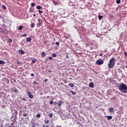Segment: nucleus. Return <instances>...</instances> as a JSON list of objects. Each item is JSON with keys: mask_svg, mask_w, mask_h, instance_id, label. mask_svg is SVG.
I'll use <instances>...</instances> for the list:
<instances>
[{"mask_svg": "<svg viewBox=\"0 0 127 127\" xmlns=\"http://www.w3.org/2000/svg\"><path fill=\"white\" fill-rule=\"evenodd\" d=\"M119 90H120V91L122 92V93H123L124 94H127V85H126L125 84H124V83H122V84H120L119 86Z\"/></svg>", "mask_w": 127, "mask_h": 127, "instance_id": "obj_1", "label": "nucleus"}, {"mask_svg": "<svg viewBox=\"0 0 127 127\" xmlns=\"http://www.w3.org/2000/svg\"><path fill=\"white\" fill-rule=\"evenodd\" d=\"M115 65H116V59L115 58H112L109 61L108 67L109 69H112V68L115 67Z\"/></svg>", "mask_w": 127, "mask_h": 127, "instance_id": "obj_2", "label": "nucleus"}, {"mask_svg": "<svg viewBox=\"0 0 127 127\" xmlns=\"http://www.w3.org/2000/svg\"><path fill=\"white\" fill-rule=\"evenodd\" d=\"M96 64L97 65H102L104 64V60L103 59H99L96 61Z\"/></svg>", "mask_w": 127, "mask_h": 127, "instance_id": "obj_3", "label": "nucleus"}, {"mask_svg": "<svg viewBox=\"0 0 127 127\" xmlns=\"http://www.w3.org/2000/svg\"><path fill=\"white\" fill-rule=\"evenodd\" d=\"M26 93L27 95H28L29 98H30V99H32V98H33V95L31 94V92L28 90H26Z\"/></svg>", "mask_w": 127, "mask_h": 127, "instance_id": "obj_4", "label": "nucleus"}, {"mask_svg": "<svg viewBox=\"0 0 127 127\" xmlns=\"http://www.w3.org/2000/svg\"><path fill=\"white\" fill-rule=\"evenodd\" d=\"M18 52H19V53H20V54H22V55L25 54V52H24V51L22 50H19L18 51Z\"/></svg>", "mask_w": 127, "mask_h": 127, "instance_id": "obj_5", "label": "nucleus"}, {"mask_svg": "<svg viewBox=\"0 0 127 127\" xmlns=\"http://www.w3.org/2000/svg\"><path fill=\"white\" fill-rule=\"evenodd\" d=\"M62 104H63V101L60 100V101H59V103H58V105L59 106V107H61V105H62Z\"/></svg>", "mask_w": 127, "mask_h": 127, "instance_id": "obj_6", "label": "nucleus"}, {"mask_svg": "<svg viewBox=\"0 0 127 127\" xmlns=\"http://www.w3.org/2000/svg\"><path fill=\"white\" fill-rule=\"evenodd\" d=\"M109 111L110 113H114V108H108Z\"/></svg>", "mask_w": 127, "mask_h": 127, "instance_id": "obj_7", "label": "nucleus"}, {"mask_svg": "<svg viewBox=\"0 0 127 127\" xmlns=\"http://www.w3.org/2000/svg\"><path fill=\"white\" fill-rule=\"evenodd\" d=\"M68 86H69V87H71V88H73V87H74L75 85L74 84V83L70 82V83L68 84Z\"/></svg>", "mask_w": 127, "mask_h": 127, "instance_id": "obj_8", "label": "nucleus"}, {"mask_svg": "<svg viewBox=\"0 0 127 127\" xmlns=\"http://www.w3.org/2000/svg\"><path fill=\"white\" fill-rule=\"evenodd\" d=\"M89 86L90 88H94V83H93V82H90V83H89Z\"/></svg>", "mask_w": 127, "mask_h": 127, "instance_id": "obj_9", "label": "nucleus"}, {"mask_svg": "<svg viewBox=\"0 0 127 127\" xmlns=\"http://www.w3.org/2000/svg\"><path fill=\"white\" fill-rule=\"evenodd\" d=\"M107 94H108V95H111L112 94V90L108 89L107 90Z\"/></svg>", "mask_w": 127, "mask_h": 127, "instance_id": "obj_10", "label": "nucleus"}, {"mask_svg": "<svg viewBox=\"0 0 127 127\" xmlns=\"http://www.w3.org/2000/svg\"><path fill=\"white\" fill-rule=\"evenodd\" d=\"M30 12H33L34 11V8L30 7L29 8Z\"/></svg>", "mask_w": 127, "mask_h": 127, "instance_id": "obj_11", "label": "nucleus"}, {"mask_svg": "<svg viewBox=\"0 0 127 127\" xmlns=\"http://www.w3.org/2000/svg\"><path fill=\"white\" fill-rule=\"evenodd\" d=\"M107 118L108 120H112L113 119V116H107Z\"/></svg>", "mask_w": 127, "mask_h": 127, "instance_id": "obj_12", "label": "nucleus"}, {"mask_svg": "<svg viewBox=\"0 0 127 127\" xmlns=\"http://www.w3.org/2000/svg\"><path fill=\"white\" fill-rule=\"evenodd\" d=\"M41 55L42 57H45V55H46V54H45V52H42Z\"/></svg>", "mask_w": 127, "mask_h": 127, "instance_id": "obj_13", "label": "nucleus"}, {"mask_svg": "<svg viewBox=\"0 0 127 127\" xmlns=\"http://www.w3.org/2000/svg\"><path fill=\"white\" fill-rule=\"evenodd\" d=\"M26 41L27 42H30L31 41V38L29 37L27 38Z\"/></svg>", "mask_w": 127, "mask_h": 127, "instance_id": "obj_14", "label": "nucleus"}, {"mask_svg": "<svg viewBox=\"0 0 127 127\" xmlns=\"http://www.w3.org/2000/svg\"><path fill=\"white\" fill-rule=\"evenodd\" d=\"M53 2L55 5H58L59 4L58 2H57L56 1H53Z\"/></svg>", "mask_w": 127, "mask_h": 127, "instance_id": "obj_15", "label": "nucleus"}, {"mask_svg": "<svg viewBox=\"0 0 127 127\" xmlns=\"http://www.w3.org/2000/svg\"><path fill=\"white\" fill-rule=\"evenodd\" d=\"M18 29L19 30H22L23 29V26H19Z\"/></svg>", "mask_w": 127, "mask_h": 127, "instance_id": "obj_16", "label": "nucleus"}, {"mask_svg": "<svg viewBox=\"0 0 127 127\" xmlns=\"http://www.w3.org/2000/svg\"><path fill=\"white\" fill-rule=\"evenodd\" d=\"M69 65H73V64H74V62L72 61H70L69 62H68Z\"/></svg>", "mask_w": 127, "mask_h": 127, "instance_id": "obj_17", "label": "nucleus"}, {"mask_svg": "<svg viewBox=\"0 0 127 127\" xmlns=\"http://www.w3.org/2000/svg\"><path fill=\"white\" fill-rule=\"evenodd\" d=\"M103 17H104V16H103V15H99L98 16V18H99V20H101L103 18Z\"/></svg>", "mask_w": 127, "mask_h": 127, "instance_id": "obj_18", "label": "nucleus"}, {"mask_svg": "<svg viewBox=\"0 0 127 127\" xmlns=\"http://www.w3.org/2000/svg\"><path fill=\"white\" fill-rule=\"evenodd\" d=\"M52 57H57V54L56 53H53L52 55Z\"/></svg>", "mask_w": 127, "mask_h": 127, "instance_id": "obj_19", "label": "nucleus"}, {"mask_svg": "<svg viewBox=\"0 0 127 127\" xmlns=\"http://www.w3.org/2000/svg\"><path fill=\"white\" fill-rule=\"evenodd\" d=\"M37 25H38V27H40L41 26V25H42V23L39 22V23H38Z\"/></svg>", "mask_w": 127, "mask_h": 127, "instance_id": "obj_20", "label": "nucleus"}, {"mask_svg": "<svg viewBox=\"0 0 127 127\" xmlns=\"http://www.w3.org/2000/svg\"><path fill=\"white\" fill-rule=\"evenodd\" d=\"M42 8V7L41 6H40V5H38L37 6V9H41Z\"/></svg>", "mask_w": 127, "mask_h": 127, "instance_id": "obj_21", "label": "nucleus"}, {"mask_svg": "<svg viewBox=\"0 0 127 127\" xmlns=\"http://www.w3.org/2000/svg\"><path fill=\"white\" fill-rule=\"evenodd\" d=\"M17 64H19L20 65H22V63L21 62H19V61H17Z\"/></svg>", "mask_w": 127, "mask_h": 127, "instance_id": "obj_22", "label": "nucleus"}, {"mask_svg": "<svg viewBox=\"0 0 127 127\" xmlns=\"http://www.w3.org/2000/svg\"><path fill=\"white\" fill-rule=\"evenodd\" d=\"M38 21L39 22L42 23V21H43V20H42V19L39 18Z\"/></svg>", "mask_w": 127, "mask_h": 127, "instance_id": "obj_23", "label": "nucleus"}, {"mask_svg": "<svg viewBox=\"0 0 127 127\" xmlns=\"http://www.w3.org/2000/svg\"><path fill=\"white\" fill-rule=\"evenodd\" d=\"M31 5L32 7H34V6H35V3H31Z\"/></svg>", "mask_w": 127, "mask_h": 127, "instance_id": "obj_24", "label": "nucleus"}, {"mask_svg": "<svg viewBox=\"0 0 127 127\" xmlns=\"http://www.w3.org/2000/svg\"><path fill=\"white\" fill-rule=\"evenodd\" d=\"M116 2L118 4L121 3V0H117Z\"/></svg>", "mask_w": 127, "mask_h": 127, "instance_id": "obj_25", "label": "nucleus"}, {"mask_svg": "<svg viewBox=\"0 0 127 127\" xmlns=\"http://www.w3.org/2000/svg\"><path fill=\"white\" fill-rule=\"evenodd\" d=\"M4 61L0 60V64H4Z\"/></svg>", "mask_w": 127, "mask_h": 127, "instance_id": "obj_26", "label": "nucleus"}, {"mask_svg": "<svg viewBox=\"0 0 127 127\" xmlns=\"http://www.w3.org/2000/svg\"><path fill=\"white\" fill-rule=\"evenodd\" d=\"M31 26L32 28H33V27H34L35 26V24H34V23H32Z\"/></svg>", "mask_w": 127, "mask_h": 127, "instance_id": "obj_27", "label": "nucleus"}, {"mask_svg": "<svg viewBox=\"0 0 127 127\" xmlns=\"http://www.w3.org/2000/svg\"><path fill=\"white\" fill-rule=\"evenodd\" d=\"M49 117H50V118H52V117H53V114L51 113L49 115Z\"/></svg>", "mask_w": 127, "mask_h": 127, "instance_id": "obj_28", "label": "nucleus"}, {"mask_svg": "<svg viewBox=\"0 0 127 127\" xmlns=\"http://www.w3.org/2000/svg\"><path fill=\"white\" fill-rule=\"evenodd\" d=\"M17 92H18V90H17V89H14V93H17Z\"/></svg>", "mask_w": 127, "mask_h": 127, "instance_id": "obj_29", "label": "nucleus"}, {"mask_svg": "<svg viewBox=\"0 0 127 127\" xmlns=\"http://www.w3.org/2000/svg\"><path fill=\"white\" fill-rule=\"evenodd\" d=\"M36 117H37V118H40V117H41V116L40 115V114H38L36 115Z\"/></svg>", "mask_w": 127, "mask_h": 127, "instance_id": "obj_30", "label": "nucleus"}, {"mask_svg": "<svg viewBox=\"0 0 127 127\" xmlns=\"http://www.w3.org/2000/svg\"><path fill=\"white\" fill-rule=\"evenodd\" d=\"M56 45H57L58 46H59L60 45V43H59V42H57L56 43Z\"/></svg>", "mask_w": 127, "mask_h": 127, "instance_id": "obj_31", "label": "nucleus"}, {"mask_svg": "<svg viewBox=\"0 0 127 127\" xmlns=\"http://www.w3.org/2000/svg\"><path fill=\"white\" fill-rule=\"evenodd\" d=\"M49 123V120H45V124H48Z\"/></svg>", "mask_w": 127, "mask_h": 127, "instance_id": "obj_32", "label": "nucleus"}, {"mask_svg": "<svg viewBox=\"0 0 127 127\" xmlns=\"http://www.w3.org/2000/svg\"><path fill=\"white\" fill-rule=\"evenodd\" d=\"M35 62H36V60H32V63L34 64V63H35Z\"/></svg>", "mask_w": 127, "mask_h": 127, "instance_id": "obj_33", "label": "nucleus"}, {"mask_svg": "<svg viewBox=\"0 0 127 127\" xmlns=\"http://www.w3.org/2000/svg\"><path fill=\"white\" fill-rule=\"evenodd\" d=\"M118 72H119V73H120V74L123 73V71L120 69H118Z\"/></svg>", "mask_w": 127, "mask_h": 127, "instance_id": "obj_34", "label": "nucleus"}, {"mask_svg": "<svg viewBox=\"0 0 127 127\" xmlns=\"http://www.w3.org/2000/svg\"><path fill=\"white\" fill-rule=\"evenodd\" d=\"M22 36L23 37H26V36H27V34H22Z\"/></svg>", "mask_w": 127, "mask_h": 127, "instance_id": "obj_35", "label": "nucleus"}, {"mask_svg": "<svg viewBox=\"0 0 127 127\" xmlns=\"http://www.w3.org/2000/svg\"><path fill=\"white\" fill-rule=\"evenodd\" d=\"M28 114H27V113H24V114H23V117H27V115H28Z\"/></svg>", "mask_w": 127, "mask_h": 127, "instance_id": "obj_36", "label": "nucleus"}, {"mask_svg": "<svg viewBox=\"0 0 127 127\" xmlns=\"http://www.w3.org/2000/svg\"><path fill=\"white\" fill-rule=\"evenodd\" d=\"M2 7H3V9H6V6H5V5H3L2 6Z\"/></svg>", "mask_w": 127, "mask_h": 127, "instance_id": "obj_37", "label": "nucleus"}, {"mask_svg": "<svg viewBox=\"0 0 127 127\" xmlns=\"http://www.w3.org/2000/svg\"><path fill=\"white\" fill-rule=\"evenodd\" d=\"M54 103V102L53 101H51L50 102V105H53Z\"/></svg>", "mask_w": 127, "mask_h": 127, "instance_id": "obj_38", "label": "nucleus"}, {"mask_svg": "<svg viewBox=\"0 0 127 127\" xmlns=\"http://www.w3.org/2000/svg\"><path fill=\"white\" fill-rule=\"evenodd\" d=\"M8 42L9 43H11V42H12V40H11V39H9L8 40Z\"/></svg>", "mask_w": 127, "mask_h": 127, "instance_id": "obj_39", "label": "nucleus"}, {"mask_svg": "<svg viewBox=\"0 0 127 127\" xmlns=\"http://www.w3.org/2000/svg\"><path fill=\"white\" fill-rule=\"evenodd\" d=\"M70 93H71L72 94V95H75V94H76L75 92H74L72 91H70Z\"/></svg>", "mask_w": 127, "mask_h": 127, "instance_id": "obj_40", "label": "nucleus"}, {"mask_svg": "<svg viewBox=\"0 0 127 127\" xmlns=\"http://www.w3.org/2000/svg\"><path fill=\"white\" fill-rule=\"evenodd\" d=\"M38 12H39V13H43V11L42 10H39Z\"/></svg>", "mask_w": 127, "mask_h": 127, "instance_id": "obj_41", "label": "nucleus"}, {"mask_svg": "<svg viewBox=\"0 0 127 127\" xmlns=\"http://www.w3.org/2000/svg\"><path fill=\"white\" fill-rule=\"evenodd\" d=\"M44 81L45 83H46V82H48V79L46 78Z\"/></svg>", "mask_w": 127, "mask_h": 127, "instance_id": "obj_42", "label": "nucleus"}, {"mask_svg": "<svg viewBox=\"0 0 127 127\" xmlns=\"http://www.w3.org/2000/svg\"><path fill=\"white\" fill-rule=\"evenodd\" d=\"M124 55H125V56H126V57H127V52H125Z\"/></svg>", "mask_w": 127, "mask_h": 127, "instance_id": "obj_43", "label": "nucleus"}, {"mask_svg": "<svg viewBox=\"0 0 127 127\" xmlns=\"http://www.w3.org/2000/svg\"><path fill=\"white\" fill-rule=\"evenodd\" d=\"M65 56H66V58H67V59H69V57L67 54H66Z\"/></svg>", "mask_w": 127, "mask_h": 127, "instance_id": "obj_44", "label": "nucleus"}, {"mask_svg": "<svg viewBox=\"0 0 127 127\" xmlns=\"http://www.w3.org/2000/svg\"><path fill=\"white\" fill-rule=\"evenodd\" d=\"M49 59L50 60H52V59H53V58L52 57H49Z\"/></svg>", "mask_w": 127, "mask_h": 127, "instance_id": "obj_45", "label": "nucleus"}, {"mask_svg": "<svg viewBox=\"0 0 127 127\" xmlns=\"http://www.w3.org/2000/svg\"><path fill=\"white\" fill-rule=\"evenodd\" d=\"M85 46H86V47H88V46H89V44H85Z\"/></svg>", "mask_w": 127, "mask_h": 127, "instance_id": "obj_46", "label": "nucleus"}, {"mask_svg": "<svg viewBox=\"0 0 127 127\" xmlns=\"http://www.w3.org/2000/svg\"><path fill=\"white\" fill-rule=\"evenodd\" d=\"M31 76H32V77H33V76H34V73H31Z\"/></svg>", "mask_w": 127, "mask_h": 127, "instance_id": "obj_47", "label": "nucleus"}, {"mask_svg": "<svg viewBox=\"0 0 127 127\" xmlns=\"http://www.w3.org/2000/svg\"><path fill=\"white\" fill-rule=\"evenodd\" d=\"M82 1H83V2H85V0H81V2H82Z\"/></svg>", "mask_w": 127, "mask_h": 127, "instance_id": "obj_48", "label": "nucleus"}, {"mask_svg": "<svg viewBox=\"0 0 127 127\" xmlns=\"http://www.w3.org/2000/svg\"><path fill=\"white\" fill-rule=\"evenodd\" d=\"M13 89H14V87L11 88V91H13Z\"/></svg>", "mask_w": 127, "mask_h": 127, "instance_id": "obj_49", "label": "nucleus"}, {"mask_svg": "<svg viewBox=\"0 0 127 127\" xmlns=\"http://www.w3.org/2000/svg\"><path fill=\"white\" fill-rule=\"evenodd\" d=\"M100 56H103V54H100Z\"/></svg>", "mask_w": 127, "mask_h": 127, "instance_id": "obj_50", "label": "nucleus"}, {"mask_svg": "<svg viewBox=\"0 0 127 127\" xmlns=\"http://www.w3.org/2000/svg\"><path fill=\"white\" fill-rule=\"evenodd\" d=\"M33 15V16H36V14H34Z\"/></svg>", "mask_w": 127, "mask_h": 127, "instance_id": "obj_51", "label": "nucleus"}, {"mask_svg": "<svg viewBox=\"0 0 127 127\" xmlns=\"http://www.w3.org/2000/svg\"><path fill=\"white\" fill-rule=\"evenodd\" d=\"M32 127H35V126L33 125V126H32Z\"/></svg>", "mask_w": 127, "mask_h": 127, "instance_id": "obj_52", "label": "nucleus"}, {"mask_svg": "<svg viewBox=\"0 0 127 127\" xmlns=\"http://www.w3.org/2000/svg\"><path fill=\"white\" fill-rule=\"evenodd\" d=\"M23 101H25V98L23 99Z\"/></svg>", "mask_w": 127, "mask_h": 127, "instance_id": "obj_53", "label": "nucleus"}, {"mask_svg": "<svg viewBox=\"0 0 127 127\" xmlns=\"http://www.w3.org/2000/svg\"><path fill=\"white\" fill-rule=\"evenodd\" d=\"M116 75H118V73L117 72H116Z\"/></svg>", "mask_w": 127, "mask_h": 127, "instance_id": "obj_54", "label": "nucleus"}, {"mask_svg": "<svg viewBox=\"0 0 127 127\" xmlns=\"http://www.w3.org/2000/svg\"><path fill=\"white\" fill-rule=\"evenodd\" d=\"M44 44H45V43H46V42H44Z\"/></svg>", "mask_w": 127, "mask_h": 127, "instance_id": "obj_55", "label": "nucleus"}, {"mask_svg": "<svg viewBox=\"0 0 127 127\" xmlns=\"http://www.w3.org/2000/svg\"><path fill=\"white\" fill-rule=\"evenodd\" d=\"M47 98H49V96H48L47 97Z\"/></svg>", "mask_w": 127, "mask_h": 127, "instance_id": "obj_56", "label": "nucleus"}, {"mask_svg": "<svg viewBox=\"0 0 127 127\" xmlns=\"http://www.w3.org/2000/svg\"><path fill=\"white\" fill-rule=\"evenodd\" d=\"M126 68L127 69V65L126 66Z\"/></svg>", "mask_w": 127, "mask_h": 127, "instance_id": "obj_57", "label": "nucleus"}, {"mask_svg": "<svg viewBox=\"0 0 127 127\" xmlns=\"http://www.w3.org/2000/svg\"><path fill=\"white\" fill-rule=\"evenodd\" d=\"M0 127H2V126L1 125H0Z\"/></svg>", "mask_w": 127, "mask_h": 127, "instance_id": "obj_58", "label": "nucleus"}, {"mask_svg": "<svg viewBox=\"0 0 127 127\" xmlns=\"http://www.w3.org/2000/svg\"><path fill=\"white\" fill-rule=\"evenodd\" d=\"M21 112H22V111H20V113H21Z\"/></svg>", "mask_w": 127, "mask_h": 127, "instance_id": "obj_59", "label": "nucleus"}, {"mask_svg": "<svg viewBox=\"0 0 127 127\" xmlns=\"http://www.w3.org/2000/svg\"><path fill=\"white\" fill-rule=\"evenodd\" d=\"M80 8H83L82 7H80Z\"/></svg>", "mask_w": 127, "mask_h": 127, "instance_id": "obj_60", "label": "nucleus"}, {"mask_svg": "<svg viewBox=\"0 0 127 127\" xmlns=\"http://www.w3.org/2000/svg\"><path fill=\"white\" fill-rule=\"evenodd\" d=\"M118 49H120V47L118 48Z\"/></svg>", "mask_w": 127, "mask_h": 127, "instance_id": "obj_61", "label": "nucleus"}, {"mask_svg": "<svg viewBox=\"0 0 127 127\" xmlns=\"http://www.w3.org/2000/svg\"><path fill=\"white\" fill-rule=\"evenodd\" d=\"M86 6V4H84V6Z\"/></svg>", "mask_w": 127, "mask_h": 127, "instance_id": "obj_62", "label": "nucleus"}, {"mask_svg": "<svg viewBox=\"0 0 127 127\" xmlns=\"http://www.w3.org/2000/svg\"><path fill=\"white\" fill-rule=\"evenodd\" d=\"M53 100H54V99H53L52 100L53 101Z\"/></svg>", "mask_w": 127, "mask_h": 127, "instance_id": "obj_63", "label": "nucleus"}, {"mask_svg": "<svg viewBox=\"0 0 127 127\" xmlns=\"http://www.w3.org/2000/svg\"><path fill=\"white\" fill-rule=\"evenodd\" d=\"M64 83H66V81H65V82H64Z\"/></svg>", "mask_w": 127, "mask_h": 127, "instance_id": "obj_64", "label": "nucleus"}]
</instances>
